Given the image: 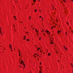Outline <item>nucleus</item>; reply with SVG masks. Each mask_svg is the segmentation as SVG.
I'll list each match as a JSON object with an SVG mask.
<instances>
[{
  "instance_id": "1",
  "label": "nucleus",
  "mask_w": 73,
  "mask_h": 73,
  "mask_svg": "<svg viewBox=\"0 0 73 73\" xmlns=\"http://www.w3.org/2000/svg\"><path fill=\"white\" fill-rule=\"evenodd\" d=\"M0 34L1 35V36H3V34L2 33V31H1V28H0Z\"/></svg>"
},
{
  "instance_id": "2",
  "label": "nucleus",
  "mask_w": 73,
  "mask_h": 73,
  "mask_svg": "<svg viewBox=\"0 0 73 73\" xmlns=\"http://www.w3.org/2000/svg\"><path fill=\"white\" fill-rule=\"evenodd\" d=\"M53 40H51V42H50V43L51 44H53Z\"/></svg>"
},
{
  "instance_id": "3",
  "label": "nucleus",
  "mask_w": 73,
  "mask_h": 73,
  "mask_svg": "<svg viewBox=\"0 0 73 73\" xmlns=\"http://www.w3.org/2000/svg\"><path fill=\"white\" fill-rule=\"evenodd\" d=\"M9 48L11 49H12V45L11 44H9Z\"/></svg>"
},
{
  "instance_id": "4",
  "label": "nucleus",
  "mask_w": 73,
  "mask_h": 73,
  "mask_svg": "<svg viewBox=\"0 0 73 73\" xmlns=\"http://www.w3.org/2000/svg\"><path fill=\"white\" fill-rule=\"evenodd\" d=\"M21 64H24V62H23V61H21Z\"/></svg>"
},
{
  "instance_id": "5",
  "label": "nucleus",
  "mask_w": 73,
  "mask_h": 73,
  "mask_svg": "<svg viewBox=\"0 0 73 73\" xmlns=\"http://www.w3.org/2000/svg\"><path fill=\"white\" fill-rule=\"evenodd\" d=\"M40 52L41 53H42V52H43V50H42L40 49L39 50Z\"/></svg>"
},
{
  "instance_id": "6",
  "label": "nucleus",
  "mask_w": 73,
  "mask_h": 73,
  "mask_svg": "<svg viewBox=\"0 0 73 73\" xmlns=\"http://www.w3.org/2000/svg\"><path fill=\"white\" fill-rule=\"evenodd\" d=\"M45 32H46V33H48V32H49V31H48V30H46L45 31Z\"/></svg>"
},
{
  "instance_id": "7",
  "label": "nucleus",
  "mask_w": 73,
  "mask_h": 73,
  "mask_svg": "<svg viewBox=\"0 0 73 73\" xmlns=\"http://www.w3.org/2000/svg\"><path fill=\"white\" fill-rule=\"evenodd\" d=\"M61 31H57L58 33H61Z\"/></svg>"
},
{
  "instance_id": "8",
  "label": "nucleus",
  "mask_w": 73,
  "mask_h": 73,
  "mask_svg": "<svg viewBox=\"0 0 73 73\" xmlns=\"http://www.w3.org/2000/svg\"><path fill=\"white\" fill-rule=\"evenodd\" d=\"M70 65L72 67V68H73V64H72V63H70Z\"/></svg>"
},
{
  "instance_id": "9",
  "label": "nucleus",
  "mask_w": 73,
  "mask_h": 73,
  "mask_svg": "<svg viewBox=\"0 0 73 73\" xmlns=\"http://www.w3.org/2000/svg\"><path fill=\"white\" fill-rule=\"evenodd\" d=\"M47 34L49 36V35H50V32H49L48 33H47Z\"/></svg>"
},
{
  "instance_id": "10",
  "label": "nucleus",
  "mask_w": 73,
  "mask_h": 73,
  "mask_svg": "<svg viewBox=\"0 0 73 73\" xmlns=\"http://www.w3.org/2000/svg\"><path fill=\"white\" fill-rule=\"evenodd\" d=\"M37 49H38L37 50V51H38V50H39L40 49V48H37Z\"/></svg>"
},
{
  "instance_id": "11",
  "label": "nucleus",
  "mask_w": 73,
  "mask_h": 73,
  "mask_svg": "<svg viewBox=\"0 0 73 73\" xmlns=\"http://www.w3.org/2000/svg\"><path fill=\"white\" fill-rule=\"evenodd\" d=\"M35 29L36 30L35 31H36V32H38V31L37 30V29Z\"/></svg>"
},
{
  "instance_id": "12",
  "label": "nucleus",
  "mask_w": 73,
  "mask_h": 73,
  "mask_svg": "<svg viewBox=\"0 0 73 73\" xmlns=\"http://www.w3.org/2000/svg\"><path fill=\"white\" fill-rule=\"evenodd\" d=\"M26 40L27 41H29V39H27Z\"/></svg>"
},
{
  "instance_id": "13",
  "label": "nucleus",
  "mask_w": 73,
  "mask_h": 73,
  "mask_svg": "<svg viewBox=\"0 0 73 73\" xmlns=\"http://www.w3.org/2000/svg\"><path fill=\"white\" fill-rule=\"evenodd\" d=\"M48 56H50V53H49L48 54Z\"/></svg>"
},
{
  "instance_id": "14",
  "label": "nucleus",
  "mask_w": 73,
  "mask_h": 73,
  "mask_svg": "<svg viewBox=\"0 0 73 73\" xmlns=\"http://www.w3.org/2000/svg\"><path fill=\"white\" fill-rule=\"evenodd\" d=\"M33 56L34 57L36 58V56L35 55H33Z\"/></svg>"
},
{
  "instance_id": "15",
  "label": "nucleus",
  "mask_w": 73,
  "mask_h": 73,
  "mask_svg": "<svg viewBox=\"0 0 73 73\" xmlns=\"http://www.w3.org/2000/svg\"><path fill=\"white\" fill-rule=\"evenodd\" d=\"M43 35L44 36H46V35H45V33H43Z\"/></svg>"
},
{
  "instance_id": "16",
  "label": "nucleus",
  "mask_w": 73,
  "mask_h": 73,
  "mask_svg": "<svg viewBox=\"0 0 73 73\" xmlns=\"http://www.w3.org/2000/svg\"><path fill=\"white\" fill-rule=\"evenodd\" d=\"M39 68H40V70H41V68H42V67H41V66H40Z\"/></svg>"
},
{
  "instance_id": "17",
  "label": "nucleus",
  "mask_w": 73,
  "mask_h": 73,
  "mask_svg": "<svg viewBox=\"0 0 73 73\" xmlns=\"http://www.w3.org/2000/svg\"><path fill=\"white\" fill-rule=\"evenodd\" d=\"M34 2H36V0H33Z\"/></svg>"
},
{
  "instance_id": "18",
  "label": "nucleus",
  "mask_w": 73,
  "mask_h": 73,
  "mask_svg": "<svg viewBox=\"0 0 73 73\" xmlns=\"http://www.w3.org/2000/svg\"><path fill=\"white\" fill-rule=\"evenodd\" d=\"M64 49H65V50H68L67 49V48H64Z\"/></svg>"
},
{
  "instance_id": "19",
  "label": "nucleus",
  "mask_w": 73,
  "mask_h": 73,
  "mask_svg": "<svg viewBox=\"0 0 73 73\" xmlns=\"http://www.w3.org/2000/svg\"><path fill=\"white\" fill-rule=\"evenodd\" d=\"M23 66H24V67H25V64H23Z\"/></svg>"
},
{
  "instance_id": "20",
  "label": "nucleus",
  "mask_w": 73,
  "mask_h": 73,
  "mask_svg": "<svg viewBox=\"0 0 73 73\" xmlns=\"http://www.w3.org/2000/svg\"><path fill=\"white\" fill-rule=\"evenodd\" d=\"M39 73H41V71L39 70Z\"/></svg>"
},
{
  "instance_id": "21",
  "label": "nucleus",
  "mask_w": 73,
  "mask_h": 73,
  "mask_svg": "<svg viewBox=\"0 0 73 73\" xmlns=\"http://www.w3.org/2000/svg\"><path fill=\"white\" fill-rule=\"evenodd\" d=\"M35 11V12H36V11H37V9H36L35 11Z\"/></svg>"
},
{
  "instance_id": "22",
  "label": "nucleus",
  "mask_w": 73,
  "mask_h": 73,
  "mask_svg": "<svg viewBox=\"0 0 73 73\" xmlns=\"http://www.w3.org/2000/svg\"><path fill=\"white\" fill-rule=\"evenodd\" d=\"M21 52H20V51H19V54H21Z\"/></svg>"
},
{
  "instance_id": "23",
  "label": "nucleus",
  "mask_w": 73,
  "mask_h": 73,
  "mask_svg": "<svg viewBox=\"0 0 73 73\" xmlns=\"http://www.w3.org/2000/svg\"><path fill=\"white\" fill-rule=\"evenodd\" d=\"M41 38L40 37V38L39 39V40H41Z\"/></svg>"
},
{
  "instance_id": "24",
  "label": "nucleus",
  "mask_w": 73,
  "mask_h": 73,
  "mask_svg": "<svg viewBox=\"0 0 73 73\" xmlns=\"http://www.w3.org/2000/svg\"><path fill=\"white\" fill-rule=\"evenodd\" d=\"M42 32H44V29H42Z\"/></svg>"
},
{
  "instance_id": "25",
  "label": "nucleus",
  "mask_w": 73,
  "mask_h": 73,
  "mask_svg": "<svg viewBox=\"0 0 73 73\" xmlns=\"http://www.w3.org/2000/svg\"><path fill=\"white\" fill-rule=\"evenodd\" d=\"M54 28H55V27H57V26H54Z\"/></svg>"
},
{
  "instance_id": "26",
  "label": "nucleus",
  "mask_w": 73,
  "mask_h": 73,
  "mask_svg": "<svg viewBox=\"0 0 73 73\" xmlns=\"http://www.w3.org/2000/svg\"><path fill=\"white\" fill-rule=\"evenodd\" d=\"M30 17V18H29V19H31V16H29Z\"/></svg>"
},
{
  "instance_id": "27",
  "label": "nucleus",
  "mask_w": 73,
  "mask_h": 73,
  "mask_svg": "<svg viewBox=\"0 0 73 73\" xmlns=\"http://www.w3.org/2000/svg\"><path fill=\"white\" fill-rule=\"evenodd\" d=\"M14 31H15V32H16V29H14Z\"/></svg>"
},
{
  "instance_id": "28",
  "label": "nucleus",
  "mask_w": 73,
  "mask_h": 73,
  "mask_svg": "<svg viewBox=\"0 0 73 73\" xmlns=\"http://www.w3.org/2000/svg\"><path fill=\"white\" fill-rule=\"evenodd\" d=\"M13 17H14V18H16V16H13Z\"/></svg>"
},
{
  "instance_id": "29",
  "label": "nucleus",
  "mask_w": 73,
  "mask_h": 73,
  "mask_svg": "<svg viewBox=\"0 0 73 73\" xmlns=\"http://www.w3.org/2000/svg\"><path fill=\"white\" fill-rule=\"evenodd\" d=\"M23 40H26V39H25V37H24L23 38Z\"/></svg>"
},
{
  "instance_id": "30",
  "label": "nucleus",
  "mask_w": 73,
  "mask_h": 73,
  "mask_svg": "<svg viewBox=\"0 0 73 73\" xmlns=\"http://www.w3.org/2000/svg\"><path fill=\"white\" fill-rule=\"evenodd\" d=\"M64 46V48H66V47H65V46L64 45V46Z\"/></svg>"
},
{
  "instance_id": "31",
  "label": "nucleus",
  "mask_w": 73,
  "mask_h": 73,
  "mask_svg": "<svg viewBox=\"0 0 73 73\" xmlns=\"http://www.w3.org/2000/svg\"><path fill=\"white\" fill-rule=\"evenodd\" d=\"M71 32H72V33H73V31L72 30V31H71Z\"/></svg>"
},
{
  "instance_id": "32",
  "label": "nucleus",
  "mask_w": 73,
  "mask_h": 73,
  "mask_svg": "<svg viewBox=\"0 0 73 73\" xmlns=\"http://www.w3.org/2000/svg\"><path fill=\"white\" fill-rule=\"evenodd\" d=\"M67 25H69V24H68V22H67Z\"/></svg>"
},
{
  "instance_id": "33",
  "label": "nucleus",
  "mask_w": 73,
  "mask_h": 73,
  "mask_svg": "<svg viewBox=\"0 0 73 73\" xmlns=\"http://www.w3.org/2000/svg\"><path fill=\"white\" fill-rule=\"evenodd\" d=\"M19 67H20V68H21V66L19 65Z\"/></svg>"
},
{
  "instance_id": "34",
  "label": "nucleus",
  "mask_w": 73,
  "mask_h": 73,
  "mask_svg": "<svg viewBox=\"0 0 73 73\" xmlns=\"http://www.w3.org/2000/svg\"><path fill=\"white\" fill-rule=\"evenodd\" d=\"M65 33H66V36H67V34L66 33V32Z\"/></svg>"
},
{
  "instance_id": "35",
  "label": "nucleus",
  "mask_w": 73,
  "mask_h": 73,
  "mask_svg": "<svg viewBox=\"0 0 73 73\" xmlns=\"http://www.w3.org/2000/svg\"><path fill=\"white\" fill-rule=\"evenodd\" d=\"M37 56H37V57H38V54H37Z\"/></svg>"
},
{
  "instance_id": "36",
  "label": "nucleus",
  "mask_w": 73,
  "mask_h": 73,
  "mask_svg": "<svg viewBox=\"0 0 73 73\" xmlns=\"http://www.w3.org/2000/svg\"><path fill=\"white\" fill-rule=\"evenodd\" d=\"M40 65H41V62H40Z\"/></svg>"
},
{
  "instance_id": "37",
  "label": "nucleus",
  "mask_w": 73,
  "mask_h": 73,
  "mask_svg": "<svg viewBox=\"0 0 73 73\" xmlns=\"http://www.w3.org/2000/svg\"><path fill=\"white\" fill-rule=\"evenodd\" d=\"M63 0L64 1V2H66V1H65V0Z\"/></svg>"
},
{
  "instance_id": "38",
  "label": "nucleus",
  "mask_w": 73,
  "mask_h": 73,
  "mask_svg": "<svg viewBox=\"0 0 73 73\" xmlns=\"http://www.w3.org/2000/svg\"><path fill=\"white\" fill-rule=\"evenodd\" d=\"M34 55H37V54H36V53H35V54H34Z\"/></svg>"
},
{
  "instance_id": "39",
  "label": "nucleus",
  "mask_w": 73,
  "mask_h": 73,
  "mask_svg": "<svg viewBox=\"0 0 73 73\" xmlns=\"http://www.w3.org/2000/svg\"><path fill=\"white\" fill-rule=\"evenodd\" d=\"M15 20H17V19H16V18H15Z\"/></svg>"
},
{
  "instance_id": "40",
  "label": "nucleus",
  "mask_w": 73,
  "mask_h": 73,
  "mask_svg": "<svg viewBox=\"0 0 73 73\" xmlns=\"http://www.w3.org/2000/svg\"><path fill=\"white\" fill-rule=\"evenodd\" d=\"M41 16H40L39 18H41Z\"/></svg>"
},
{
  "instance_id": "41",
  "label": "nucleus",
  "mask_w": 73,
  "mask_h": 73,
  "mask_svg": "<svg viewBox=\"0 0 73 73\" xmlns=\"http://www.w3.org/2000/svg\"><path fill=\"white\" fill-rule=\"evenodd\" d=\"M11 52H13V50H11Z\"/></svg>"
},
{
  "instance_id": "42",
  "label": "nucleus",
  "mask_w": 73,
  "mask_h": 73,
  "mask_svg": "<svg viewBox=\"0 0 73 73\" xmlns=\"http://www.w3.org/2000/svg\"><path fill=\"white\" fill-rule=\"evenodd\" d=\"M36 35H38V33H36Z\"/></svg>"
},
{
  "instance_id": "43",
  "label": "nucleus",
  "mask_w": 73,
  "mask_h": 73,
  "mask_svg": "<svg viewBox=\"0 0 73 73\" xmlns=\"http://www.w3.org/2000/svg\"><path fill=\"white\" fill-rule=\"evenodd\" d=\"M24 37H25V38H26V36H24Z\"/></svg>"
},
{
  "instance_id": "44",
  "label": "nucleus",
  "mask_w": 73,
  "mask_h": 73,
  "mask_svg": "<svg viewBox=\"0 0 73 73\" xmlns=\"http://www.w3.org/2000/svg\"><path fill=\"white\" fill-rule=\"evenodd\" d=\"M37 60H39V59L38 58H37Z\"/></svg>"
},
{
  "instance_id": "45",
  "label": "nucleus",
  "mask_w": 73,
  "mask_h": 73,
  "mask_svg": "<svg viewBox=\"0 0 73 73\" xmlns=\"http://www.w3.org/2000/svg\"><path fill=\"white\" fill-rule=\"evenodd\" d=\"M19 56H20V54H19Z\"/></svg>"
},
{
  "instance_id": "46",
  "label": "nucleus",
  "mask_w": 73,
  "mask_h": 73,
  "mask_svg": "<svg viewBox=\"0 0 73 73\" xmlns=\"http://www.w3.org/2000/svg\"><path fill=\"white\" fill-rule=\"evenodd\" d=\"M39 11H40V12H41V10L40 9Z\"/></svg>"
},
{
  "instance_id": "47",
  "label": "nucleus",
  "mask_w": 73,
  "mask_h": 73,
  "mask_svg": "<svg viewBox=\"0 0 73 73\" xmlns=\"http://www.w3.org/2000/svg\"><path fill=\"white\" fill-rule=\"evenodd\" d=\"M42 20H43V18H42Z\"/></svg>"
},
{
  "instance_id": "48",
  "label": "nucleus",
  "mask_w": 73,
  "mask_h": 73,
  "mask_svg": "<svg viewBox=\"0 0 73 73\" xmlns=\"http://www.w3.org/2000/svg\"><path fill=\"white\" fill-rule=\"evenodd\" d=\"M52 40H53V37H52Z\"/></svg>"
},
{
  "instance_id": "49",
  "label": "nucleus",
  "mask_w": 73,
  "mask_h": 73,
  "mask_svg": "<svg viewBox=\"0 0 73 73\" xmlns=\"http://www.w3.org/2000/svg\"><path fill=\"white\" fill-rule=\"evenodd\" d=\"M2 53H4V52L3 51V52H2Z\"/></svg>"
},
{
  "instance_id": "50",
  "label": "nucleus",
  "mask_w": 73,
  "mask_h": 73,
  "mask_svg": "<svg viewBox=\"0 0 73 73\" xmlns=\"http://www.w3.org/2000/svg\"><path fill=\"white\" fill-rule=\"evenodd\" d=\"M14 28H15V26H14Z\"/></svg>"
},
{
  "instance_id": "51",
  "label": "nucleus",
  "mask_w": 73,
  "mask_h": 73,
  "mask_svg": "<svg viewBox=\"0 0 73 73\" xmlns=\"http://www.w3.org/2000/svg\"><path fill=\"white\" fill-rule=\"evenodd\" d=\"M28 33V32H27V33Z\"/></svg>"
},
{
  "instance_id": "52",
  "label": "nucleus",
  "mask_w": 73,
  "mask_h": 73,
  "mask_svg": "<svg viewBox=\"0 0 73 73\" xmlns=\"http://www.w3.org/2000/svg\"><path fill=\"white\" fill-rule=\"evenodd\" d=\"M31 72H32L31 71L30 72V73H31Z\"/></svg>"
},
{
  "instance_id": "53",
  "label": "nucleus",
  "mask_w": 73,
  "mask_h": 73,
  "mask_svg": "<svg viewBox=\"0 0 73 73\" xmlns=\"http://www.w3.org/2000/svg\"><path fill=\"white\" fill-rule=\"evenodd\" d=\"M49 38L50 39H50H51V38Z\"/></svg>"
},
{
  "instance_id": "54",
  "label": "nucleus",
  "mask_w": 73,
  "mask_h": 73,
  "mask_svg": "<svg viewBox=\"0 0 73 73\" xmlns=\"http://www.w3.org/2000/svg\"><path fill=\"white\" fill-rule=\"evenodd\" d=\"M52 29H53V28H51Z\"/></svg>"
},
{
  "instance_id": "55",
  "label": "nucleus",
  "mask_w": 73,
  "mask_h": 73,
  "mask_svg": "<svg viewBox=\"0 0 73 73\" xmlns=\"http://www.w3.org/2000/svg\"><path fill=\"white\" fill-rule=\"evenodd\" d=\"M58 62H59V60H58Z\"/></svg>"
},
{
  "instance_id": "56",
  "label": "nucleus",
  "mask_w": 73,
  "mask_h": 73,
  "mask_svg": "<svg viewBox=\"0 0 73 73\" xmlns=\"http://www.w3.org/2000/svg\"><path fill=\"white\" fill-rule=\"evenodd\" d=\"M19 50H20V49H19L18 50V51H19Z\"/></svg>"
},
{
  "instance_id": "57",
  "label": "nucleus",
  "mask_w": 73,
  "mask_h": 73,
  "mask_svg": "<svg viewBox=\"0 0 73 73\" xmlns=\"http://www.w3.org/2000/svg\"><path fill=\"white\" fill-rule=\"evenodd\" d=\"M53 6V8H54V6Z\"/></svg>"
},
{
  "instance_id": "58",
  "label": "nucleus",
  "mask_w": 73,
  "mask_h": 73,
  "mask_svg": "<svg viewBox=\"0 0 73 73\" xmlns=\"http://www.w3.org/2000/svg\"><path fill=\"white\" fill-rule=\"evenodd\" d=\"M19 63H20V62H20V61H19Z\"/></svg>"
},
{
  "instance_id": "59",
  "label": "nucleus",
  "mask_w": 73,
  "mask_h": 73,
  "mask_svg": "<svg viewBox=\"0 0 73 73\" xmlns=\"http://www.w3.org/2000/svg\"><path fill=\"white\" fill-rule=\"evenodd\" d=\"M15 49H14V50H15Z\"/></svg>"
},
{
  "instance_id": "60",
  "label": "nucleus",
  "mask_w": 73,
  "mask_h": 73,
  "mask_svg": "<svg viewBox=\"0 0 73 73\" xmlns=\"http://www.w3.org/2000/svg\"><path fill=\"white\" fill-rule=\"evenodd\" d=\"M35 46H36V45H35Z\"/></svg>"
},
{
  "instance_id": "61",
  "label": "nucleus",
  "mask_w": 73,
  "mask_h": 73,
  "mask_svg": "<svg viewBox=\"0 0 73 73\" xmlns=\"http://www.w3.org/2000/svg\"><path fill=\"white\" fill-rule=\"evenodd\" d=\"M73 1V0H71V1Z\"/></svg>"
},
{
  "instance_id": "62",
  "label": "nucleus",
  "mask_w": 73,
  "mask_h": 73,
  "mask_svg": "<svg viewBox=\"0 0 73 73\" xmlns=\"http://www.w3.org/2000/svg\"><path fill=\"white\" fill-rule=\"evenodd\" d=\"M70 29H71V28H70Z\"/></svg>"
},
{
  "instance_id": "63",
  "label": "nucleus",
  "mask_w": 73,
  "mask_h": 73,
  "mask_svg": "<svg viewBox=\"0 0 73 73\" xmlns=\"http://www.w3.org/2000/svg\"><path fill=\"white\" fill-rule=\"evenodd\" d=\"M52 36H53V34H52Z\"/></svg>"
},
{
  "instance_id": "64",
  "label": "nucleus",
  "mask_w": 73,
  "mask_h": 73,
  "mask_svg": "<svg viewBox=\"0 0 73 73\" xmlns=\"http://www.w3.org/2000/svg\"><path fill=\"white\" fill-rule=\"evenodd\" d=\"M72 72H73V69L72 70Z\"/></svg>"
}]
</instances>
